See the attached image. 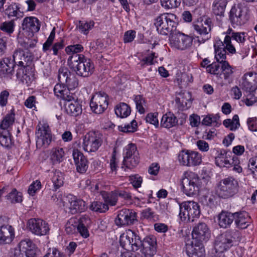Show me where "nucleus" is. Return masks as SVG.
<instances>
[{
	"mask_svg": "<svg viewBox=\"0 0 257 257\" xmlns=\"http://www.w3.org/2000/svg\"><path fill=\"white\" fill-rule=\"evenodd\" d=\"M241 238L240 232L236 229H228L216 237L214 243L215 251L219 255L238 242Z\"/></svg>",
	"mask_w": 257,
	"mask_h": 257,
	"instance_id": "obj_1",
	"label": "nucleus"
},
{
	"mask_svg": "<svg viewBox=\"0 0 257 257\" xmlns=\"http://www.w3.org/2000/svg\"><path fill=\"white\" fill-rule=\"evenodd\" d=\"M67 63L70 68L78 76L87 77L92 75L94 72L93 63L83 55L70 56Z\"/></svg>",
	"mask_w": 257,
	"mask_h": 257,
	"instance_id": "obj_2",
	"label": "nucleus"
},
{
	"mask_svg": "<svg viewBox=\"0 0 257 257\" xmlns=\"http://www.w3.org/2000/svg\"><path fill=\"white\" fill-rule=\"evenodd\" d=\"M178 21L175 15L165 13L160 15L155 20L154 25L159 33L166 35L176 30Z\"/></svg>",
	"mask_w": 257,
	"mask_h": 257,
	"instance_id": "obj_3",
	"label": "nucleus"
},
{
	"mask_svg": "<svg viewBox=\"0 0 257 257\" xmlns=\"http://www.w3.org/2000/svg\"><path fill=\"white\" fill-rule=\"evenodd\" d=\"M184 193L188 196L197 194L201 187V180L197 174L189 172L184 174L182 179Z\"/></svg>",
	"mask_w": 257,
	"mask_h": 257,
	"instance_id": "obj_4",
	"label": "nucleus"
},
{
	"mask_svg": "<svg viewBox=\"0 0 257 257\" xmlns=\"http://www.w3.org/2000/svg\"><path fill=\"white\" fill-rule=\"evenodd\" d=\"M179 207V216L182 221L193 222L200 216V207L196 202L185 201L180 204Z\"/></svg>",
	"mask_w": 257,
	"mask_h": 257,
	"instance_id": "obj_5",
	"label": "nucleus"
},
{
	"mask_svg": "<svg viewBox=\"0 0 257 257\" xmlns=\"http://www.w3.org/2000/svg\"><path fill=\"white\" fill-rule=\"evenodd\" d=\"M193 42V38L178 30L170 34L169 45L173 49L185 50L190 48Z\"/></svg>",
	"mask_w": 257,
	"mask_h": 257,
	"instance_id": "obj_6",
	"label": "nucleus"
},
{
	"mask_svg": "<svg viewBox=\"0 0 257 257\" xmlns=\"http://www.w3.org/2000/svg\"><path fill=\"white\" fill-rule=\"evenodd\" d=\"M238 183L236 179L228 176L221 180L219 186V195L222 198H228L238 192Z\"/></svg>",
	"mask_w": 257,
	"mask_h": 257,
	"instance_id": "obj_7",
	"label": "nucleus"
},
{
	"mask_svg": "<svg viewBox=\"0 0 257 257\" xmlns=\"http://www.w3.org/2000/svg\"><path fill=\"white\" fill-rule=\"evenodd\" d=\"M103 142L102 135L98 132H90L83 138L82 147L87 152H96Z\"/></svg>",
	"mask_w": 257,
	"mask_h": 257,
	"instance_id": "obj_8",
	"label": "nucleus"
},
{
	"mask_svg": "<svg viewBox=\"0 0 257 257\" xmlns=\"http://www.w3.org/2000/svg\"><path fill=\"white\" fill-rule=\"evenodd\" d=\"M178 160L181 166L189 167L198 166L202 162L201 156L199 153L189 150L180 151Z\"/></svg>",
	"mask_w": 257,
	"mask_h": 257,
	"instance_id": "obj_9",
	"label": "nucleus"
},
{
	"mask_svg": "<svg viewBox=\"0 0 257 257\" xmlns=\"http://www.w3.org/2000/svg\"><path fill=\"white\" fill-rule=\"evenodd\" d=\"M108 105V95L101 91L95 93L90 103L92 111L96 114L102 113L107 108Z\"/></svg>",
	"mask_w": 257,
	"mask_h": 257,
	"instance_id": "obj_10",
	"label": "nucleus"
},
{
	"mask_svg": "<svg viewBox=\"0 0 257 257\" xmlns=\"http://www.w3.org/2000/svg\"><path fill=\"white\" fill-rule=\"evenodd\" d=\"M247 9L241 4L232 7L229 14V19L231 23L237 26L242 25L247 21Z\"/></svg>",
	"mask_w": 257,
	"mask_h": 257,
	"instance_id": "obj_11",
	"label": "nucleus"
},
{
	"mask_svg": "<svg viewBox=\"0 0 257 257\" xmlns=\"http://www.w3.org/2000/svg\"><path fill=\"white\" fill-rule=\"evenodd\" d=\"M137 214L132 209H122L118 212L115 219V223L118 226L133 224L137 220Z\"/></svg>",
	"mask_w": 257,
	"mask_h": 257,
	"instance_id": "obj_12",
	"label": "nucleus"
},
{
	"mask_svg": "<svg viewBox=\"0 0 257 257\" xmlns=\"http://www.w3.org/2000/svg\"><path fill=\"white\" fill-rule=\"evenodd\" d=\"M192 234L194 241L202 244L210 238V231L206 223L200 222L194 227Z\"/></svg>",
	"mask_w": 257,
	"mask_h": 257,
	"instance_id": "obj_13",
	"label": "nucleus"
},
{
	"mask_svg": "<svg viewBox=\"0 0 257 257\" xmlns=\"http://www.w3.org/2000/svg\"><path fill=\"white\" fill-rule=\"evenodd\" d=\"M157 239L153 235L146 236L142 240L141 252L145 257H152L157 252Z\"/></svg>",
	"mask_w": 257,
	"mask_h": 257,
	"instance_id": "obj_14",
	"label": "nucleus"
},
{
	"mask_svg": "<svg viewBox=\"0 0 257 257\" xmlns=\"http://www.w3.org/2000/svg\"><path fill=\"white\" fill-rule=\"evenodd\" d=\"M28 226L30 230L37 235H45L49 231L48 223L41 219H30L28 222Z\"/></svg>",
	"mask_w": 257,
	"mask_h": 257,
	"instance_id": "obj_15",
	"label": "nucleus"
},
{
	"mask_svg": "<svg viewBox=\"0 0 257 257\" xmlns=\"http://www.w3.org/2000/svg\"><path fill=\"white\" fill-rule=\"evenodd\" d=\"M37 135V146L39 147H47L52 141V136L49 127L46 124L39 126L36 133Z\"/></svg>",
	"mask_w": 257,
	"mask_h": 257,
	"instance_id": "obj_16",
	"label": "nucleus"
},
{
	"mask_svg": "<svg viewBox=\"0 0 257 257\" xmlns=\"http://www.w3.org/2000/svg\"><path fill=\"white\" fill-rule=\"evenodd\" d=\"M212 27V22L210 18H207L201 23L194 25L195 30L200 35L203 43L209 40L211 37V31Z\"/></svg>",
	"mask_w": 257,
	"mask_h": 257,
	"instance_id": "obj_17",
	"label": "nucleus"
},
{
	"mask_svg": "<svg viewBox=\"0 0 257 257\" xmlns=\"http://www.w3.org/2000/svg\"><path fill=\"white\" fill-rule=\"evenodd\" d=\"M15 64L10 57H5L0 61V77L11 79L14 74Z\"/></svg>",
	"mask_w": 257,
	"mask_h": 257,
	"instance_id": "obj_18",
	"label": "nucleus"
},
{
	"mask_svg": "<svg viewBox=\"0 0 257 257\" xmlns=\"http://www.w3.org/2000/svg\"><path fill=\"white\" fill-rule=\"evenodd\" d=\"M13 57L14 63L15 65L17 64L20 68H26L31 64L33 60V56L30 53L27 52L26 54L23 50L21 49L15 50Z\"/></svg>",
	"mask_w": 257,
	"mask_h": 257,
	"instance_id": "obj_19",
	"label": "nucleus"
},
{
	"mask_svg": "<svg viewBox=\"0 0 257 257\" xmlns=\"http://www.w3.org/2000/svg\"><path fill=\"white\" fill-rule=\"evenodd\" d=\"M23 30L30 33L31 37L34 33L38 32L40 29V24L39 20L35 17H27L25 18L22 24Z\"/></svg>",
	"mask_w": 257,
	"mask_h": 257,
	"instance_id": "obj_20",
	"label": "nucleus"
},
{
	"mask_svg": "<svg viewBox=\"0 0 257 257\" xmlns=\"http://www.w3.org/2000/svg\"><path fill=\"white\" fill-rule=\"evenodd\" d=\"M73 157L77 172L81 174L85 173L88 167L86 158L77 149L73 150Z\"/></svg>",
	"mask_w": 257,
	"mask_h": 257,
	"instance_id": "obj_21",
	"label": "nucleus"
},
{
	"mask_svg": "<svg viewBox=\"0 0 257 257\" xmlns=\"http://www.w3.org/2000/svg\"><path fill=\"white\" fill-rule=\"evenodd\" d=\"M66 199L70 204L69 208L72 214L81 212L86 209L85 202L83 200L72 195H68Z\"/></svg>",
	"mask_w": 257,
	"mask_h": 257,
	"instance_id": "obj_22",
	"label": "nucleus"
},
{
	"mask_svg": "<svg viewBox=\"0 0 257 257\" xmlns=\"http://www.w3.org/2000/svg\"><path fill=\"white\" fill-rule=\"evenodd\" d=\"M15 237L13 227L9 225L0 226V244L11 243Z\"/></svg>",
	"mask_w": 257,
	"mask_h": 257,
	"instance_id": "obj_23",
	"label": "nucleus"
},
{
	"mask_svg": "<svg viewBox=\"0 0 257 257\" xmlns=\"http://www.w3.org/2000/svg\"><path fill=\"white\" fill-rule=\"evenodd\" d=\"M235 213L222 211L218 215V223L220 228L226 229L230 227L235 219Z\"/></svg>",
	"mask_w": 257,
	"mask_h": 257,
	"instance_id": "obj_24",
	"label": "nucleus"
},
{
	"mask_svg": "<svg viewBox=\"0 0 257 257\" xmlns=\"http://www.w3.org/2000/svg\"><path fill=\"white\" fill-rule=\"evenodd\" d=\"M201 244L193 243L191 244H186V251L189 257H204L205 249L204 247L200 245Z\"/></svg>",
	"mask_w": 257,
	"mask_h": 257,
	"instance_id": "obj_25",
	"label": "nucleus"
},
{
	"mask_svg": "<svg viewBox=\"0 0 257 257\" xmlns=\"http://www.w3.org/2000/svg\"><path fill=\"white\" fill-rule=\"evenodd\" d=\"M192 96L190 92L184 91L181 92L175 99V101L182 110L187 109L190 107Z\"/></svg>",
	"mask_w": 257,
	"mask_h": 257,
	"instance_id": "obj_26",
	"label": "nucleus"
},
{
	"mask_svg": "<svg viewBox=\"0 0 257 257\" xmlns=\"http://www.w3.org/2000/svg\"><path fill=\"white\" fill-rule=\"evenodd\" d=\"M16 76L27 85H30L35 80L34 74L31 71H27L25 67L19 68L17 69Z\"/></svg>",
	"mask_w": 257,
	"mask_h": 257,
	"instance_id": "obj_27",
	"label": "nucleus"
},
{
	"mask_svg": "<svg viewBox=\"0 0 257 257\" xmlns=\"http://www.w3.org/2000/svg\"><path fill=\"white\" fill-rule=\"evenodd\" d=\"M65 103V110L66 112L73 116H77L81 114L82 111L81 105L78 101L74 99L66 100Z\"/></svg>",
	"mask_w": 257,
	"mask_h": 257,
	"instance_id": "obj_28",
	"label": "nucleus"
},
{
	"mask_svg": "<svg viewBox=\"0 0 257 257\" xmlns=\"http://www.w3.org/2000/svg\"><path fill=\"white\" fill-rule=\"evenodd\" d=\"M214 47L215 53V57L217 62L222 64L223 62L226 61L225 60L226 52L224 50L222 41L220 40L217 41L214 44Z\"/></svg>",
	"mask_w": 257,
	"mask_h": 257,
	"instance_id": "obj_29",
	"label": "nucleus"
},
{
	"mask_svg": "<svg viewBox=\"0 0 257 257\" xmlns=\"http://www.w3.org/2000/svg\"><path fill=\"white\" fill-rule=\"evenodd\" d=\"M234 222L236 227L239 229H245L249 225L247 214L245 212H235Z\"/></svg>",
	"mask_w": 257,
	"mask_h": 257,
	"instance_id": "obj_30",
	"label": "nucleus"
},
{
	"mask_svg": "<svg viewBox=\"0 0 257 257\" xmlns=\"http://www.w3.org/2000/svg\"><path fill=\"white\" fill-rule=\"evenodd\" d=\"M5 12L9 18L16 17V19H14L15 21L22 18L24 16V13L20 10V5L16 3H13L10 5L6 9Z\"/></svg>",
	"mask_w": 257,
	"mask_h": 257,
	"instance_id": "obj_31",
	"label": "nucleus"
},
{
	"mask_svg": "<svg viewBox=\"0 0 257 257\" xmlns=\"http://www.w3.org/2000/svg\"><path fill=\"white\" fill-rule=\"evenodd\" d=\"M178 122L176 117L172 113L169 112L163 115L161 121V125L165 128H171Z\"/></svg>",
	"mask_w": 257,
	"mask_h": 257,
	"instance_id": "obj_32",
	"label": "nucleus"
},
{
	"mask_svg": "<svg viewBox=\"0 0 257 257\" xmlns=\"http://www.w3.org/2000/svg\"><path fill=\"white\" fill-rule=\"evenodd\" d=\"M226 0H215L212 5V12L214 15L219 16H223L226 6Z\"/></svg>",
	"mask_w": 257,
	"mask_h": 257,
	"instance_id": "obj_33",
	"label": "nucleus"
},
{
	"mask_svg": "<svg viewBox=\"0 0 257 257\" xmlns=\"http://www.w3.org/2000/svg\"><path fill=\"white\" fill-rule=\"evenodd\" d=\"M201 123L207 126H218L221 124L220 116L218 114H208L204 117Z\"/></svg>",
	"mask_w": 257,
	"mask_h": 257,
	"instance_id": "obj_34",
	"label": "nucleus"
},
{
	"mask_svg": "<svg viewBox=\"0 0 257 257\" xmlns=\"http://www.w3.org/2000/svg\"><path fill=\"white\" fill-rule=\"evenodd\" d=\"M131 112L130 106L124 102H121L117 104L115 108L116 115L121 118L127 117L130 114Z\"/></svg>",
	"mask_w": 257,
	"mask_h": 257,
	"instance_id": "obj_35",
	"label": "nucleus"
},
{
	"mask_svg": "<svg viewBox=\"0 0 257 257\" xmlns=\"http://www.w3.org/2000/svg\"><path fill=\"white\" fill-rule=\"evenodd\" d=\"M100 194L104 200L105 203L110 206H115L117 202V198L115 190L110 192L106 191H101Z\"/></svg>",
	"mask_w": 257,
	"mask_h": 257,
	"instance_id": "obj_36",
	"label": "nucleus"
},
{
	"mask_svg": "<svg viewBox=\"0 0 257 257\" xmlns=\"http://www.w3.org/2000/svg\"><path fill=\"white\" fill-rule=\"evenodd\" d=\"M133 236L131 235V230H128L126 232L122 233L119 238L120 245L124 249L131 251V244H130V239L133 238Z\"/></svg>",
	"mask_w": 257,
	"mask_h": 257,
	"instance_id": "obj_37",
	"label": "nucleus"
},
{
	"mask_svg": "<svg viewBox=\"0 0 257 257\" xmlns=\"http://www.w3.org/2000/svg\"><path fill=\"white\" fill-rule=\"evenodd\" d=\"M19 43L21 47L25 50L30 51L31 49H33L36 46L37 40L35 38H27L22 39L19 38Z\"/></svg>",
	"mask_w": 257,
	"mask_h": 257,
	"instance_id": "obj_38",
	"label": "nucleus"
},
{
	"mask_svg": "<svg viewBox=\"0 0 257 257\" xmlns=\"http://www.w3.org/2000/svg\"><path fill=\"white\" fill-rule=\"evenodd\" d=\"M215 164L220 167H230V165L231 164L230 160L227 159V152L226 151H221L218 156L215 158Z\"/></svg>",
	"mask_w": 257,
	"mask_h": 257,
	"instance_id": "obj_39",
	"label": "nucleus"
},
{
	"mask_svg": "<svg viewBox=\"0 0 257 257\" xmlns=\"http://www.w3.org/2000/svg\"><path fill=\"white\" fill-rule=\"evenodd\" d=\"M14 110H11V113L7 114L4 118L0 124V128L3 130H9L14 123L15 117Z\"/></svg>",
	"mask_w": 257,
	"mask_h": 257,
	"instance_id": "obj_40",
	"label": "nucleus"
},
{
	"mask_svg": "<svg viewBox=\"0 0 257 257\" xmlns=\"http://www.w3.org/2000/svg\"><path fill=\"white\" fill-rule=\"evenodd\" d=\"M65 152L62 148H55L51 151V159L54 163H60L63 160Z\"/></svg>",
	"mask_w": 257,
	"mask_h": 257,
	"instance_id": "obj_41",
	"label": "nucleus"
},
{
	"mask_svg": "<svg viewBox=\"0 0 257 257\" xmlns=\"http://www.w3.org/2000/svg\"><path fill=\"white\" fill-rule=\"evenodd\" d=\"M0 144L5 147H9L12 144L10 130L0 128Z\"/></svg>",
	"mask_w": 257,
	"mask_h": 257,
	"instance_id": "obj_42",
	"label": "nucleus"
},
{
	"mask_svg": "<svg viewBox=\"0 0 257 257\" xmlns=\"http://www.w3.org/2000/svg\"><path fill=\"white\" fill-rule=\"evenodd\" d=\"M15 27V19L5 21L0 25V30L10 36L14 33Z\"/></svg>",
	"mask_w": 257,
	"mask_h": 257,
	"instance_id": "obj_43",
	"label": "nucleus"
},
{
	"mask_svg": "<svg viewBox=\"0 0 257 257\" xmlns=\"http://www.w3.org/2000/svg\"><path fill=\"white\" fill-rule=\"evenodd\" d=\"M234 67L231 66L227 61L221 64V73L223 75L225 80L229 79L234 72Z\"/></svg>",
	"mask_w": 257,
	"mask_h": 257,
	"instance_id": "obj_44",
	"label": "nucleus"
},
{
	"mask_svg": "<svg viewBox=\"0 0 257 257\" xmlns=\"http://www.w3.org/2000/svg\"><path fill=\"white\" fill-rule=\"evenodd\" d=\"M73 74L66 67H61L58 70V78L59 82L64 85L69 78Z\"/></svg>",
	"mask_w": 257,
	"mask_h": 257,
	"instance_id": "obj_45",
	"label": "nucleus"
},
{
	"mask_svg": "<svg viewBox=\"0 0 257 257\" xmlns=\"http://www.w3.org/2000/svg\"><path fill=\"white\" fill-rule=\"evenodd\" d=\"M140 162L139 155L123 158L122 165L128 169H133L137 166Z\"/></svg>",
	"mask_w": 257,
	"mask_h": 257,
	"instance_id": "obj_46",
	"label": "nucleus"
},
{
	"mask_svg": "<svg viewBox=\"0 0 257 257\" xmlns=\"http://www.w3.org/2000/svg\"><path fill=\"white\" fill-rule=\"evenodd\" d=\"M131 235L133 236V238H131L132 240L131 251H136L141 248L142 240L141 239L140 236L134 231L131 230Z\"/></svg>",
	"mask_w": 257,
	"mask_h": 257,
	"instance_id": "obj_47",
	"label": "nucleus"
},
{
	"mask_svg": "<svg viewBox=\"0 0 257 257\" xmlns=\"http://www.w3.org/2000/svg\"><path fill=\"white\" fill-rule=\"evenodd\" d=\"M7 199L12 203H19L22 201V193L17 191L16 189H13L6 196Z\"/></svg>",
	"mask_w": 257,
	"mask_h": 257,
	"instance_id": "obj_48",
	"label": "nucleus"
},
{
	"mask_svg": "<svg viewBox=\"0 0 257 257\" xmlns=\"http://www.w3.org/2000/svg\"><path fill=\"white\" fill-rule=\"evenodd\" d=\"M63 175L60 171H55L52 177V181L55 189L59 188L63 185Z\"/></svg>",
	"mask_w": 257,
	"mask_h": 257,
	"instance_id": "obj_49",
	"label": "nucleus"
},
{
	"mask_svg": "<svg viewBox=\"0 0 257 257\" xmlns=\"http://www.w3.org/2000/svg\"><path fill=\"white\" fill-rule=\"evenodd\" d=\"M208 73L214 75H221V64L219 62H212L207 66Z\"/></svg>",
	"mask_w": 257,
	"mask_h": 257,
	"instance_id": "obj_50",
	"label": "nucleus"
},
{
	"mask_svg": "<svg viewBox=\"0 0 257 257\" xmlns=\"http://www.w3.org/2000/svg\"><path fill=\"white\" fill-rule=\"evenodd\" d=\"M90 209L94 211L105 212L108 209V206L100 201H93L90 206Z\"/></svg>",
	"mask_w": 257,
	"mask_h": 257,
	"instance_id": "obj_51",
	"label": "nucleus"
},
{
	"mask_svg": "<svg viewBox=\"0 0 257 257\" xmlns=\"http://www.w3.org/2000/svg\"><path fill=\"white\" fill-rule=\"evenodd\" d=\"M123 158H130L132 156L139 155L136 146L133 144L127 145L124 149Z\"/></svg>",
	"mask_w": 257,
	"mask_h": 257,
	"instance_id": "obj_52",
	"label": "nucleus"
},
{
	"mask_svg": "<svg viewBox=\"0 0 257 257\" xmlns=\"http://www.w3.org/2000/svg\"><path fill=\"white\" fill-rule=\"evenodd\" d=\"M248 169L253 178L257 180V157L249 159L248 164Z\"/></svg>",
	"mask_w": 257,
	"mask_h": 257,
	"instance_id": "obj_53",
	"label": "nucleus"
},
{
	"mask_svg": "<svg viewBox=\"0 0 257 257\" xmlns=\"http://www.w3.org/2000/svg\"><path fill=\"white\" fill-rule=\"evenodd\" d=\"M83 50V47L80 44L70 45L65 48L66 53L70 56L79 55L78 53L82 52Z\"/></svg>",
	"mask_w": 257,
	"mask_h": 257,
	"instance_id": "obj_54",
	"label": "nucleus"
},
{
	"mask_svg": "<svg viewBox=\"0 0 257 257\" xmlns=\"http://www.w3.org/2000/svg\"><path fill=\"white\" fill-rule=\"evenodd\" d=\"M137 122L135 119H133L130 124L122 125L118 126V130L122 132L130 133H134L137 130Z\"/></svg>",
	"mask_w": 257,
	"mask_h": 257,
	"instance_id": "obj_55",
	"label": "nucleus"
},
{
	"mask_svg": "<svg viewBox=\"0 0 257 257\" xmlns=\"http://www.w3.org/2000/svg\"><path fill=\"white\" fill-rule=\"evenodd\" d=\"M223 45L224 47V50L226 52L227 51L229 53L231 54H235L236 53V50L234 45L231 43V37L229 35H226Z\"/></svg>",
	"mask_w": 257,
	"mask_h": 257,
	"instance_id": "obj_56",
	"label": "nucleus"
},
{
	"mask_svg": "<svg viewBox=\"0 0 257 257\" xmlns=\"http://www.w3.org/2000/svg\"><path fill=\"white\" fill-rule=\"evenodd\" d=\"M94 22L93 21H80L78 25V29L81 33L86 35L89 31L94 27Z\"/></svg>",
	"mask_w": 257,
	"mask_h": 257,
	"instance_id": "obj_57",
	"label": "nucleus"
},
{
	"mask_svg": "<svg viewBox=\"0 0 257 257\" xmlns=\"http://www.w3.org/2000/svg\"><path fill=\"white\" fill-rule=\"evenodd\" d=\"M134 101L136 103V108L141 114H143L145 112L144 105L146 102L145 99L142 95H138L135 97Z\"/></svg>",
	"mask_w": 257,
	"mask_h": 257,
	"instance_id": "obj_58",
	"label": "nucleus"
},
{
	"mask_svg": "<svg viewBox=\"0 0 257 257\" xmlns=\"http://www.w3.org/2000/svg\"><path fill=\"white\" fill-rule=\"evenodd\" d=\"M55 94L58 97H60V98L66 101L72 100V99H74L72 94L70 93V90L67 87H64L63 89L60 90L59 92H57Z\"/></svg>",
	"mask_w": 257,
	"mask_h": 257,
	"instance_id": "obj_59",
	"label": "nucleus"
},
{
	"mask_svg": "<svg viewBox=\"0 0 257 257\" xmlns=\"http://www.w3.org/2000/svg\"><path fill=\"white\" fill-rule=\"evenodd\" d=\"M161 5L166 9H173L178 7L181 4V0H160Z\"/></svg>",
	"mask_w": 257,
	"mask_h": 257,
	"instance_id": "obj_60",
	"label": "nucleus"
},
{
	"mask_svg": "<svg viewBox=\"0 0 257 257\" xmlns=\"http://www.w3.org/2000/svg\"><path fill=\"white\" fill-rule=\"evenodd\" d=\"M35 244L33 243L32 241L29 238H26L22 240L18 245V249L21 251L25 252L28 250L32 245Z\"/></svg>",
	"mask_w": 257,
	"mask_h": 257,
	"instance_id": "obj_61",
	"label": "nucleus"
},
{
	"mask_svg": "<svg viewBox=\"0 0 257 257\" xmlns=\"http://www.w3.org/2000/svg\"><path fill=\"white\" fill-rule=\"evenodd\" d=\"M64 85L69 90L74 89L78 85V79L73 74L69 78L66 83H65Z\"/></svg>",
	"mask_w": 257,
	"mask_h": 257,
	"instance_id": "obj_62",
	"label": "nucleus"
},
{
	"mask_svg": "<svg viewBox=\"0 0 257 257\" xmlns=\"http://www.w3.org/2000/svg\"><path fill=\"white\" fill-rule=\"evenodd\" d=\"M142 217L149 220H155V213L150 208L144 209L142 212Z\"/></svg>",
	"mask_w": 257,
	"mask_h": 257,
	"instance_id": "obj_63",
	"label": "nucleus"
},
{
	"mask_svg": "<svg viewBox=\"0 0 257 257\" xmlns=\"http://www.w3.org/2000/svg\"><path fill=\"white\" fill-rule=\"evenodd\" d=\"M43 257H66L55 248H49L47 253Z\"/></svg>",
	"mask_w": 257,
	"mask_h": 257,
	"instance_id": "obj_64",
	"label": "nucleus"
}]
</instances>
